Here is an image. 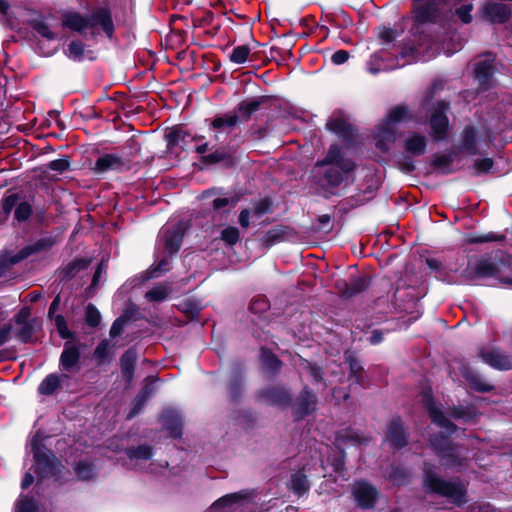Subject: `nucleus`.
I'll use <instances>...</instances> for the list:
<instances>
[{
  "label": "nucleus",
  "instance_id": "obj_1",
  "mask_svg": "<svg viewBox=\"0 0 512 512\" xmlns=\"http://www.w3.org/2000/svg\"><path fill=\"white\" fill-rule=\"evenodd\" d=\"M504 271H512V255L503 249H494L476 259L474 265L464 268L462 277L468 282L486 278L500 281L505 278L500 276Z\"/></svg>",
  "mask_w": 512,
  "mask_h": 512
},
{
  "label": "nucleus",
  "instance_id": "obj_2",
  "mask_svg": "<svg viewBox=\"0 0 512 512\" xmlns=\"http://www.w3.org/2000/svg\"><path fill=\"white\" fill-rule=\"evenodd\" d=\"M61 25L65 29H70L80 34L88 28L100 27L108 39H113L114 22L109 8L100 7L93 11L91 15H82L80 12L69 11L61 16Z\"/></svg>",
  "mask_w": 512,
  "mask_h": 512
},
{
  "label": "nucleus",
  "instance_id": "obj_3",
  "mask_svg": "<svg viewBox=\"0 0 512 512\" xmlns=\"http://www.w3.org/2000/svg\"><path fill=\"white\" fill-rule=\"evenodd\" d=\"M435 466L424 463L423 467V487L431 494L447 498L458 507L464 506L468 502L467 487L459 479L448 481L436 475L433 471Z\"/></svg>",
  "mask_w": 512,
  "mask_h": 512
},
{
  "label": "nucleus",
  "instance_id": "obj_4",
  "mask_svg": "<svg viewBox=\"0 0 512 512\" xmlns=\"http://www.w3.org/2000/svg\"><path fill=\"white\" fill-rule=\"evenodd\" d=\"M322 172L319 173L315 184L319 190L323 199H331L333 197L341 196L342 190L340 187L343 183H347L350 180L354 181V173L356 167H322Z\"/></svg>",
  "mask_w": 512,
  "mask_h": 512
},
{
  "label": "nucleus",
  "instance_id": "obj_5",
  "mask_svg": "<svg viewBox=\"0 0 512 512\" xmlns=\"http://www.w3.org/2000/svg\"><path fill=\"white\" fill-rule=\"evenodd\" d=\"M430 446L444 469L460 471L467 467V457L459 453L457 445L449 440L445 433L439 432L431 437Z\"/></svg>",
  "mask_w": 512,
  "mask_h": 512
},
{
  "label": "nucleus",
  "instance_id": "obj_6",
  "mask_svg": "<svg viewBox=\"0 0 512 512\" xmlns=\"http://www.w3.org/2000/svg\"><path fill=\"white\" fill-rule=\"evenodd\" d=\"M33 453V471L37 478L44 479H58L61 476L63 465L61 460L46 446L40 443L37 439L32 441Z\"/></svg>",
  "mask_w": 512,
  "mask_h": 512
},
{
  "label": "nucleus",
  "instance_id": "obj_7",
  "mask_svg": "<svg viewBox=\"0 0 512 512\" xmlns=\"http://www.w3.org/2000/svg\"><path fill=\"white\" fill-rule=\"evenodd\" d=\"M412 21L418 26L437 24L443 17V8L449 0H411Z\"/></svg>",
  "mask_w": 512,
  "mask_h": 512
},
{
  "label": "nucleus",
  "instance_id": "obj_8",
  "mask_svg": "<svg viewBox=\"0 0 512 512\" xmlns=\"http://www.w3.org/2000/svg\"><path fill=\"white\" fill-rule=\"evenodd\" d=\"M19 201V194L8 190L0 200V214L5 220L9 219L11 212H13V219L18 223L27 222L33 214V207L31 204L22 200Z\"/></svg>",
  "mask_w": 512,
  "mask_h": 512
},
{
  "label": "nucleus",
  "instance_id": "obj_9",
  "mask_svg": "<svg viewBox=\"0 0 512 512\" xmlns=\"http://www.w3.org/2000/svg\"><path fill=\"white\" fill-rule=\"evenodd\" d=\"M449 111V101H436L428 119L430 126V136L435 142L447 140L449 133V119L447 112Z\"/></svg>",
  "mask_w": 512,
  "mask_h": 512
},
{
  "label": "nucleus",
  "instance_id": "obj_10",
  "mask_svg": "<svg viewBox=\"0 0 512 512\" xmlns=\"http://www.w3.org/2000/svg\"><path fill=\"white\" fill-rule=\"evenodd\" d=\"M8 323H10V325L14 323L20 326V328L14 332V338L24 344L33 341L35 330L39 327V320L36 317H31V309L29 306H22L21 309L10 318Z\"/></svg>",
  "mask_w": 512,
  "mask_h": 512
},
{
  "label": "nucleus",
  "instance_id": "obj_11",
  "mask_svg": "<svg viewBox=\"0 0 512 512\" xmlns=\"http://www.w3.org/2000/svg\"><path fill=\"white\" fill-rule=\"evenodd\" d=\"M371 281L368 273H351L349 279H337L334 288L341 297L350 299L366 292L371 286Z\"/></svg>",
  "mask_w": 512,
  "mask_h": 512
},
{
  "label": "nucleus",
  "instance_id": "obj_12",
  "mask_svg": "<svg viewBox=\"0 0 512 512\" xmlns=\"http://www.w3.org/2000/svg\"><path fill=\"white\" fill-rule=\"evenodd\" d=\"M318 406V397L311 388L305 386L299 391V394L295 399H291V414H293L294 421H301L307 416H311L315 413L316 407Z\"/></svg>",
  "mask_w": 512,
  "mask_h": 512
},
{
  "label": "nucleus",
  "instance_id": "obj_13",
  "mask_svg": "<svg viewBox=\"0 0 512 512\" xmlns=\"http://www.w3.org/2000/svg\"><path fill=\"white\" fill-rule=\"evenodd\" d=\"M188 229L189 225L180 220L162 231L161 240L164 243V253L166 256L174 257L177 255L179 250H181L183 238Z\"/></svg>",
  "mask_w": 512,
  "mask_h": 512
},
{
  "label": "nucleus",
  "instance_id": "obj_14",
  "mask_svg": "<svg viewBox=\"0 0 512 512\" xmlns=\"http://www.w3.org/2000/svg\"><path fill=\"white\" fill-rule=\"evenodd\" d=\"M132 162L130 159L122 158L116 154L106 153L97 158L92 171L96 175H105L109 171L117 173L130 171Z\"/></svg>",
  "mask_w": 512,
  "mask_h": 512
},
{
  "label": "nucleus",
  "instance_id": "obj_15",
  "mask_svg": "<svg viewBox=\"0 0 512 512\" xmlns=\"http://www.w3.org/2000/svg\"><path fill=\"white\" fill-rule=\"evenodd\" d=\"M291 398L290 390L279 384L261 389L257 393L258 401H262L270 407L282 409L291 404Z\"/></svg>",
  "mask_w": 512,
  "mask_h": 512
},
{
  "label": "nucleus",
  "instance_id": "obj_16",
  "mask_svg": "<svg viewBox=\"0 0 512 512\" xmlns=\"http://www.w3.org/2000/svg\"><path fill=\"white\" fill-rule=\"evenodd\" d=\"M409 434L403 420L396 416L387 424L385 439L392 450L399 451L408 445Z\"/></svg>",
  "mask_w": 512,
  "mask_h": 512
},
{
  "label": "nucleus",
  "instance_id": "obj_17",
  "mask_svg": "<svg viewBox=\"0 0 512 512\" xmlns=\"http://www.w3.org/2000/svg\"><path fill=\"white\" fill-rule=\"evenodd\" d=\"M353 497L359 508L374 509L379 492L371 483L357 481L353 487Z\"/></svg>",
  "mask_w": 512,
  "mask_h": 512
},
{
  "label": "nucleus",
  "instance_id": "obj_18",
  "mask_svg": "<svg viewBox=\"0 0 512 512\" xmlns=\"http://www.w3.org/2000/svg\"><path fill=\"white\" fill-rule=\"evenodd\" d=\"M334 166L343 168H356L355 161L351 158L344 157L342 153V147L336 143H333L329 146V149H327L326 155L323 157V159H319L317 162H315V168Z\"/></svg>",
  "mask_w": 512,
  "mask_h": 512
},
{
  "label": "nucleus",
  "instance_id": "obj_19",
  "mask_svg": "<svg viewBox=\"0 0 512 512\" xmlns=\"http://www.w3.org/2000/svg\"><path fill=\"white\" fill-rule=\"evenodd\" d=\"M162 429L169 433V437L173 440L181 439L183 433L182 414L174 408H168L162 411L160 416Z\"/></svg>",
  "mask_w": 512,
  "mask_h": 512
},
{
  "label": "nucleus",
  "instance_id": "obj_20",
  "mask_svg": "<svg viewBox=\"0 0 512 512\" xmlns=\"http://www.w3.org/2000/svg\"><path fill=\"white\" fill-rule=\"evenodd\" d=\"M478 356L485 365L491 367L496 371H511L512 370V358L499 351V349L486 350L480 349Z\"/></svg>",
  "mask_w": 512,
  "mask_h": 512
},
{
  "label": "nucleus",
  "instance_id": "obj_21",
  "mask_svg": "<svg viewBox=\"0 0 512 512\" xmlns=\"http://www.w3.org/2000/svg\"><path fill=\"white\" fill-rule=\"evenodd\" d=\"M483 56L486 59L476 62L474 72L476 80L479 81L480 88L486 90L489 88L491 79L495 74V66L493 65L495 63V55L490 51H486Z\"/></svg>",
  "mask_w": 512,
  "mask_h": 512
},
{
  "label": "nucleus",
  "instance_id": "obj_22",
  "mask_svg": "<svg viewBox=\"0 0 512 512\" xmlns=\"http://www.w3.org/2000/svg\"><path fill=\"white\" fill-rule=\"evenodd\" d=\"M244 365L242 362L237 361L231 366V375L229 382H227V393H229V400L231 403H236L240 400L243 394L244 386Z\"/></svg>",
  "mask_w": 512,
  "mask_h": 512
},
{
  "label": "nucleus",
  "instance_id": "obj_23",
  "mask_svg": "<svg viewBox=\"0 0 512 512\" xmlns=\"http://www.w3.org/2000/svg\"><path fill=\"white\" fill-rule=\"evenodd\" d=\"M60 368L65 373H74L81 370V351L78 346L65 342L64 350L60 355Z\"/></svg>",
  "mask_w": 512,
  "mask_h": 512
},
{
  "label": "nucleus",
  "instance_id": "obj_24",
  "mask_svg": "<svg viewBox=\"0 0 512 512\" xmlns=\"http://www.w3.org/2000/svg\"><path fill=\"white\" fill-rule=\"evenodd\" d=\"M326 129L348 144H354L355 142L356 129L354 125L346 121V119H329V121L326 122Z\"/></svg>",
  "mask_w": 512,
  "mask_h": 512
},
{
  "label": "nucleus",
  "instance_id": "obj_25",
  "mask_svg": "<svg viewBox=\"0 0 512 512\" xmlns=\"http://www.w3.org/2000/svg\"><path fill=\"white\" fill-rule=\"evenodd\" d=\"M269 99V96L262 95L255 98L243 100L239 102L237 107H235L234 112L231 114L238 115L239 120H241L242 123H245L248 120H250L251 116L254 113H256L259 110V108L265 105Z\"/></svg>",
  "mask_w": 512,
  "mask_h": 512
},
{
  "label": "nucleus",
  "instance_id": "obj_26",
  "mask_svg": "<svg viewBox=\"0 0 512 512\" xmlns=\"http://www.w3.org/2000/svg\"><path fill=\"white\" fill-rule=\"evenodd\" d=\"M259 362H261L263 373L270 377L277 376L283 367L282 360L266 346L259 348Z\"/></svg>",
  "mask_w": 512,
  "mask_h": 512
},
{
  "label": "nucleus",
  "instance_id": "obj_27",
  "mask_svg": "<svg viewBox=\"0 0 512 512\" xmlns=\"http://www.w3.org/2000/svg\"><path fill=\"white\" fill-rule=\"evenodd\" d=\"M460 375H462L463 379L470 385V389L475 392L488 393L495 389L492 384L484 381L479 372L474 371L469 365L460 367Z\"/></svg>",
  "mask_w": 512,
  "mask_h": 512
},
{
  "label": "nucleus",
  "instance_id": "obj_28",
  "mask_svg": "<svg viewBox=\"0 0 512 512\" xmlns=\"http://www.w3.org/2000/svg\"><path fill=\"white\" fill-rule=\"evenodd\" d=\"M55 245V239L53 236L41 237L16 252L17 259L20 258L25 260L33 255L44 253L52 249Z\"/></svg>",
  "mask_w": 512,
  "mask_h": 512
},
{
  "label": "nucleus",
  "instance_id": "obj_29",
  "mask_svg": "<svg viewBox=\"0 0 512 512\" xmlns=\"http://www.w3.org/2000/svg\"><path fill=\"white\" fill-rule=\"evenodd\" d=\"M459 148L470 156H478L481 154L477 148V130L474 125H466L460 132Z\"/></svg>",
  "mask_w": 512,
  "mask_h": 512
},
{
  "label": "nucleus",
  "instance_id": "obj_30",
  "mask_svg": "<svg viewBox=\"0 0 512 512\" xmlns=\"http://www.w3.org/2000/svg\"><path fill=\"white\" fill-rule=\"evenodd\" d=\"M90 262L89 258H75L58 269V278L61 282H70L78 273L89 268Z\"/></svg>",
  "mask_w": 512,
  "mask_h": 512
},
{
  "label": "nucleus",
  "instance_id": "obj_31",
  "mask_svg": "<svg viewBox=\"0 0 512 512\" xmlns=\"http://www.w3.org/2000/svg\"><path fill=\"white\" fill-rule=\"evenodd\" d=\"M483 15L492 23L503 24L511 18V8L503 3L492 2L484 6Z\"/></svg>",
  "mask_w": 512,
  "mask_h": 512
},
{
  "label": "nucleus",
  "instance_id": "obj_32",
  "mask_svg": "<svg viewBox=\"0 0 512 512\" xmlns=\"http://www.w3.org/2000/svg\"><path fill=\"white\" fill-rule=\"evenodd\" d=\"M70 377L65 372L62 374L57 373H50L47 376H45L44 379L38 384L37 392L38 395L42 396H52L54 393H56L58 390L61 389V384L65 380H68Z\"/></svg>",
  "mask_w": 512,
  "mask_h": 512
},
{
  "label": "nucleus",
  "instance_id": "obj_33",
  "mask_svg": "<svg viewBox=\"0 0 512 512\" xmlns=\"http://www.w3.org/2000/svg\"><path fill=\"white\" fill-rule=\"evenodd\" d=\"M403 148L404 152L407 153L404 156H422L427 150V139L421 134L414 132L404 139Z\"/></svg>",
  "mask_w": 512,
  "mask_h": 512
},
{
  "label": "nucleus",
  "instance_id": "obj_34",
  "mask_svg": "<svg viewBox=\"0 0 512 512\" xmlns=\"http://www.w3.org/2000/svg\"><path fill=\"white\" fill-rule=\"evenodd\" d=\"M137 350L132 347L128 348L124 352V354L120 357V367L122 377H124L125 382L130 383L134 378L135 366L137 365Z\"/></svg>",
  "mask_w": 512,
  "mask_h": 512
},
{
  "label": "nucleus",
  "instance_id": "obj_35",
  "mask_svg": "<svg viewBox=\"0 0 512 512\" xmlns=\"http://www.w3.org/2000/svg\"><path fill=\"white\" fill-rule=\"evenodd\" d=\"M201 163L208 166L222 163L224 167L231 168L234 165V157L225 148L219 147L211 153L201 156Z\"/></svg>",
  "mask_w": 512,
  "mask_h": 512
},
{
  "label": "nucleus",
  "instance_id": "obj_36",
  "mask_svg": "<svg viewBox=\"0 0 512 512\" xmlns=\"http://www.w3.org/2000/svg\"><path fill=\"white\" fill-rule=\"evenodd\" d=\"M396 140L395 128L388 125L377 126V135H375V147L383 153H387L389 146Z\"/></svg>",
  "mask_w": 512,
  "mask_h": 512
},
{
  "label": "nucleus",
  "instance_id": "obj_37",
  "mask_svg": "<svg viewBox=\"0 0 512 512\" xmlns=\"http://www.w3.org/2000/svg\"><path fill=\"white\" fill-rule=\"evenodd\" d=\"M310 488V481L308 480L307 475L304 473L303 469H299L291 474L289 489L291 492H293L294 495L303 497L308 493V491H310Z\"/></svg>",
  "mask_w": 512,
  "mask_h": 512
},
{
  "label": "nucleus",
  "instance_id": "obj_38",
  "mask_svg": "<svg viewBox=\"0 0 512 512\" xmlns=\"http://www.w3.org/2000/svg\"><path fill=\"white\" fill-rule=\"evenodd\" d=\"M345 364L349 369V379H353L354 383L363 386L364 369L359 358L350 351L345 352Z\"/></svg>",
  "mask_w": 512,
  "mask_h": 512
},
{
  "label": "nucleus",
  "instance_id": "obj_39",
  "mask_svg": "<svg viewBox=\"0 0 512 512\" xmlns=\"http://www.w3.org/2000/svg\"><path fill=\"white\" fill-rule=\"evenodd\" d=\"M291 231V228L287 225L279 224L266 231L262 237L263 246L267 249L271 248L277 243L284 241V238Z\"/></svg>",
  "mask_w": 512,
  "mask_h": 512
},
{
  "label": "nucleus",
  "instance_id": "obj_40",
  "mask_svg": "<svg viewBox=\"0 0 512 512\" xmlns=\"http://www.w3.org/2000/svg\"><path fill=\"white\" fill-rule=\"evenodd\" d=\"M239 122L240 120L237 114L223 113L215 116L214 119L210 121L209 126L214 130L223 132L227 129H234Z\"/></svg>",
  "mask_w": 512,
  "mask_h": 512
},
{
  "label": "nucleus",
  "instance_id": "obj_41",
  "mask_svg": "<svg viewBox=\"0 0 512 512\" xmlns=\"http://www.w3.org/2000/svg\"><path fill=\"white\" fill-rule=\"evenodd\" d=\"M448 418L453 420H463L470 423L476 419V409L472 405L468 406H452L447 409Z\"/></svg>",
  "mask_w": 512,
  "mask_h": 512
},
{
  "label": "nucleus",
  "instance_id": "obj_42",
  "mask_svg": "<svg viewBox=\"0 0 512 512\" xmlns=\"http://www.w3.org/2000/svg\"><path fill=\"white\" fill-rule=\"evenodd\" d=\"M408 118V107L404 104H399L388 110L387 116L381 126H396Z\"/></svg>",
  "mask_w": 512,
  "mask_h": 512
},
{
  "label": "nucleus",
  "instance_id": "obj_43",
  "mask_svg": "<svg viewBox=\"0 0 512 512\" xmlns=\"http://www.w3.org/2000/svg\"><path fill=\"white\" fill-rule=\"evenodd\" d=\"M250 490H239L235 493L227 494L214 502L215 507L230 508L232 505L250 499Z\"/></svg>",
  "mask_w": 512,
  "mask_h": 512
},
{
  "label": "nucleus",
  "instance_id": "obj_44",
  "mask_svg": "<svg viewBox=\"0 0 512 512\" xmlns=\"http://www.w3.org/2000/svg\"><path fill=\"white\" fill-rule=\"evenodd\" d=\"M452 162V154H435L431 159L430 165L434 171H439L442 175H450L453 173L451 169Z\"/></svg>",
  "mask_w": 512,
  "mask_h": 512
},
{
  "label": "nucleus",
  "instance_id": "obj_45",
  "mask_svg": "<svg viewBox=\"0 0 512 512\" xmlns=\"http://www.w3.org/2000/svg\"><path fill=\"white\" fill-rule=\"evenodd\" d=\"M125 455L130 460H144L149 461L153 458V447L148 444H142L136 447H128L125 449Z\"/></svg>",
  "mask_w": 512,
  "mask_h": 512
},
{
  "label": "nucleus",
  "instance_id": "obj_46",
  "mask_svg": "<svg viewBox=\"0 0 512 512\" xmlns=\"http://www.w3.org/2000/svg\"><path fill=\"white\" fill-rule=\"evenodd\" d=\"M191 137L190 131L182 128L181 125L174 126L170 132L165 134L166 147L169 150L178 146L180 142H184L186 138Z\"/></svg>",
  "mask_w": 512,
  "mask_h": 512
},
{
  "label": "nucleus",
  "instance_id": "obj_47",
  "mask_svg": "<svg viewBox=\"0 0 512 512\" xmlns=\"http://www.w3.org/2000/svg\"><path fill=\"white\" fill-rule=\"evenodd\" d=\"M74 473H76L77 479L88 482L95 477V466L91 462L81 460L74 464Z\"/></svg>",
  "mask_w": 512,
  "mask_h": 512
},
{
  "label": "nucleus",
  "instance_id": "obj_48",
  "mask_svg": "<svg viewBox=\"0 0 512 512\" xmlns=\"http://www.w3.org/2000/svg\"><path fill=\"white\" fill-rule=\"evenodd\" d=\"M29 27L34 30L37 34L41 35L42 38L54 41L57 39V34L52 32L49 25L42 18H34L29 20Z\"/></svg>",
  "mask_w": 512,
  "mask_h": 512
},
{
  "label": "nucleus",
  "instance_id": "obj_49",
  "mask_svg": "<svg viewBox=\"0 0 512 512\" xmlns=\"http://www.w3.org/2000/svg\"><path fill=\"white\" fill-rule=\"evenodd\" d=\"M39 505L31 495H21L14 502V512H38Z\"/></svg>",
  "mask_w": 512,
  "mask_h": 512
},
{
  "label": "nucleus",
  "instance_id": "obj_50",
  "mask_svg": "<svg viewBox=\"0 0 512 512\" xmlns=\"http://www.w3.org/2000/svg\"><path fill=\"white\" fill-rule=\"evenodd\" d=\"M301 366L303 370L307 371L310 377L313 378L314 383L326 384L324 380V370L321 365L302 358Z\"/></svg>",
  "mask_w": 512,
  "mask_h": 512
},
{
  "label": "nucleus",
  "instance_id": "obj_51",
  "mask_svg": "<svg viewBox=\"0 0 512 512\" xmlns=\"http://www.w3.org/2000/svg\"><path fill=\"white\" fill-rule=\"evenodd\" d=\"M505 236L504 234H495L493 232L487 234H469L466 238V243L468 244H482V243H490V242H504Z\"/></svg>",
  "mask_w": 512,
  "mask_h": 512
},
{
  "label": "nucleus",
  "instance_id": "obj_52",
  "mask_svg": "<svg viewBox=\"0 0 512 512\" xmlns=\"http://www.w3.org/2000/svg\"><path fill=\"white\" fill-rule=\"evenodd\" d=\"M327 22L337 28H347L352 25V19L344 10H339V14H329L326 16Z\"/></svg>",
  "mask_w": 512,
  "mask_h": 512
},
{
  "label": "nucleus",
  "instance_id": "obj_53",
  "mask_svg": "<svg viewBox=\"0 0 512 512\" xmlns=\"http://www.w3.org/2000/svg\"><path fill=\"white\" fill-rule=\"evenodd\" d=\"M169 289L164 285L154 286L152 289L146 291L145 298L150 302H161L169 297Z\"/></svg>",
  "mask_w": 512,
  "mask_h": 512
},
{
  "label": "nucleus",
  "instance_id": "obj_54",
  "mask_svg": "<svg viewBox=\"0 0 512 512\" xmlns=\"http://www.w3.org/2000/svg\"><path fill=\"white\" fill-rule=\"evenodd\" d=\"M54 325H56L58 335H60L61 339L70 340L74 338V333L69 330L67 327V323L65 317L60 315H53Z\"/></svg>",
  "mask_w": 512,
  "mask_h": 512
},
{
  "label": "nucleus",
  "instance_id": "obj_55",
  "mask_svg": "<svg viewBox=\"0 0 512 512\" xmlns=\"http://www.w3.org/2000/svg\"><path fill=\"white\" fill-rule=\"evenodd\" d=\"M270 309V302L264 296H257L251 299L249 304L250 313L255 315H262Z\"/></svg>",
  "mask_w": 512,
  "mask_h": 512
},
{
  "label": "nucleus",
  "instance_id": "obj_56",
  "mask_svg": "<svg viewBox=\"0 0 512 512\" xmlns=\"http://www.w3.org/2000/svg\"><path fill=\"white\" fill-rule=\"evenodd\" d=\"M250 55V47L247 45L236 46L229 56L230 62L234 64H244Z\"/></svg>",
  "mask_w": 512,
  "mask_h": 512
},
{
  "label": "nucleus",
  "instance_id": "obj_57",
  "mask_svg": "<svg viewBox=\"0 0 512 512\" xmlns=\"http://www.w3.org/2000/svg\"><path fill=\"white\" fill-rule=\"evenodd\" d=\"M85 53V44L81 40H72L68 44V57L74 61L81 62Z\"/></svg>",
  "mask_w": 512,
  "mask_h": 512
},
{
  "label": "nucleus",
  "instance_id": "obj_58",
  "mask_svg": "<svg viewBox=\"0 0 512 512\" xmlns=\"http://www.w3.org/2000/svg\"><path fill=\"white\" fill-rule=\"evenodd\" d=\"M85 322L86 325L92 328H97L101 323V313L98 311L97 307L91 303L86 306Z\"/></svg>",
  "mask_w": 512,
  "mask_h": 512
},
{
  "label": "nucleus",
  "instance_id": "obj_59",
  "mask_svg": "<svg viewBox=\"0 0 512 512\" xmlns=\"http://www.w3.org/2000/svg\"><path fill=\"white\" fill-rule=\"evenodd\" d=\"M221 240L229 247H234L239 241V230L234 226H227L221 230Z\"/></svg>",
  "mask_w": 512,
  "mask_h": 512
},
{
  "label": "nucleus",
  "instance_id": "obj_60",
  "mask_svg": "<svg viewBox=\"0 0 512 512\" xmlns=\"http://www.w3.org/2000/svg\"><path fill=\"white\" fill-rule=\"evenodd\" d=\"M272 211V200L270 197H264L254 203L253 215L256 218H261L266 213Z\"/></svg>",
  "mask_w": 512,
  "mask_h": 512
},
{
  "label": "nucleus",
  "instance_id": "obj_61",
  "mask_svg": "<svg viewBox=\"0 0 512 512\" xmlns=\"http://www.w3.org/2000/svg\"><path fill=\"white\" fill-rule=\"evenodd\" d=\"M495 165L492 158H480L474 161L472 168L475 170V175H487Z\"/></svg>",
  "mask_w": 512,
  "mask_h": 512
},
{
  "label": "nucleus",
  "instance_id": "obj_62",
  "mask_svg": "<svg viewBox=\"0 0 512 512\" xmlns=\"http://www.w3.org/2000/svg\"><path fill=\"white\" fill-rule=\"evenodd\" d=\"M70 164H71L70 157L65 155L61 158L50 161L48 164V168L50 171H55L61 175L69 170Z\"/></svg>",
  "mask_w": 512,
  "mask_h": 512
},
{
  "label": "nucleus",
  "instance_id": "obj_63",
  "mask_svg": "<svg viewBox=\"0 0 512 512\" xmlns=\"http://www.w3.org/2000/svg\"><path fill=\"white\" fill-rule=\"evenodd\" d=\"M110 354V345L109 342L104 339L100 343H98L96 349H94V358L98 365H102L107 358H109Z\"/></svg>",
  "mask_w": 512,
  "mask_h": 512
},
{
  "label": "nucleus",
  "instance_id": "obj_64",
  "mask_svg": "<svg viewBox=\"0 0 512 512\" xmlns=\"http://www.w3.org/2000/svg\"><path fill=\"white\" fill-rule=\"evenodd\" d=\"M239 198L234 195L230 198H217L212 201L213 211H220L226 207H235L238 204Z\"/></svg>",
  "mask_w": 512,
  "mask_h": 512
}]
</instances>
